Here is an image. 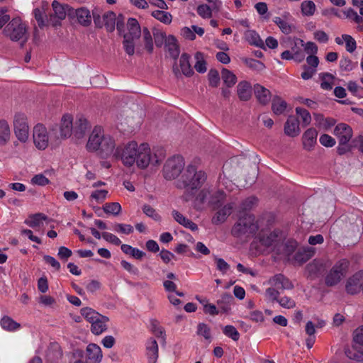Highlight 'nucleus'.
I'll use <instances>...</instances> for the list:
<instances>
[{
  "mask_svg": "<svg viewBox=\"0 0 363 363\" xmlns=\"http://www.w3.org/2000/svg\"><path fill=\"white\" fill-rule=\"evenodd\" d=\"M207 179L205 172L198 170L196 167L189 164L180 179L176 182V186L180 189H185L184 199L189 201L192 199L194 192L199 189Z\"/></svg>",
  "mask_w": 363,
  "mask_h": 363,
  "instance_id": "f257e3e1",
  "label": "nucleus"
},
{
  "mask_svg": "<svg viewBox=\"0 0 363 363\" xmlns=\"http://www.w3.org/2000/svg\"><path fill=\"white\" fill-rule=\"evenodd\" d=\"M4 33L11 40L18 42L21 46L29 37L26 25L19 18H13L4 28Z\"/></svg>",
  "mask_w": 363,
  "mask_h": 363,
  "instance_id": "f03ea898",
  "label": "nucleus"
},
{
  "mask_svg": "<svg viewBox=\"0 0 363 363\" xmlns=\"http://www.w3.org/2000/svg\"><path fill=\"white\" fill-rule=\"evenodd\" d=\"M258 230L255 218L252 214H245L239 218L238 220L232 228L231 233L233 236L240 238L253 235Z\"/></svg>",
  "mask_w": 363,
  "mask_h": 363,
  "instance_id": "7ed1b4c3",
  "label": "nucleus"
},
{
  "mask_svg": "<svg viewBox=\"0 0 363 363\" xmlns=\"http://www.w3.org/2000/svg\"><path fill=\"white\" fill-rule=\"evenodd\" d=\"M350 262L347 259L337 261L325 276V284L334 286L338 284L347 273Z\"/></svg>",
  "mask_w": 363,
  "mask_h": 363,
  "instance_id": "20e7f679",
  "label": "nucleus"
},
{
  "mask_svg": "<svg viewBox=\"0 0 363 363\" xmlns=\"http://www.w3.org/2000/svg\"><path fill=\"white\" fill-rule=\"evenodd\" d=\"M139 145L135 141H130L123 146H118L115 150L113 157L121 159L124 165L131 167L137 160Z\"/></svg>",
  "mask_w": 363,
  "mask_h": 363,
  "instance_id": "39448f33",
  "label": "nucleus"
},
{
  "mask_svg": "<svg viewBox=\"0 0 363 363\" xmlns=\"http://www.w3.org/2000/svg\"><path fill=\"white\" fill-rule=\"evenodd\" d=\"M334 135L337 138L339 145L337 147V152L339 155H344L351 150V145L349 144L352 137V128L346 123L337 124L333 132Z\"/></svg>",
  "mask_w": 363,
  "mask_h": 363,
  "instance_id": "423d86ee",
  "label": "nucleus"
},
{
  "mask_svg": "<svg viewBox=\"0 0 363 363\" xmlns=\"http://www.w3.org/2000/svg\"><path fill=\"white\" fill-rule=\"evenodd\" d=\"M184 160L182 156H174L168 159L163 167L164 177L167 180L176 179L184 169Z\"/></svg>",
  "mask_w": 363,
  "mask_h": 363,
  "instance_id": "0eeeda50",
  "label": "nucleus"
},
{
  "mask_svg": "<svg viewBox=\"0 0 363 363\" xmlns=\"http://www.w3.org/2000/svg\"><path fill=\"white\" fill-rule=\"evenodd\" d=\"M162 159H159L157 155L152 156L151 150L147 143H141L139 145V151L137 154L136 162L138 167L141 169L146 168L150 164L154 166L160 164Z\"/></svg>",
  "mask_w": 363,
  "mask_h": 363,
  "instance_id": "6e6552de",
  "label": "nucleus"
},
{
  "mask_svg": "<svg viewBox=\"0 0 363 363\" xmlns=\"http://www.w3.org/2000/svg\"><path fill=\"white\" fill-rule=\"evenodd\" d=\"M14 133L22 143H26L29 137V125L27 116L21 112H17L13 121Z\"/></svg>",
  "mask_w": 363,
  "mask_h": 363,
  "instance_id": "1a4fd4ad",
  "label": "nucleus"
},
{
  "mask_svg": "<svg viewBox=\"0 0 363 363\" xmlns=\"http://www.w3.org/2000/svg\"><path fill=\"white\" fill-rule=\"evenodd\" d=\"M281 233L279 230H274L270 233H263L259 236L260 243L267 247H272V250L277 254L281 253Z\"/></svg>",
  "mask_w": 363,
  "mask_h": 363,
  "instance_id": "9d476101",
  "label": "nucleus"
},
{
  "mask_svg": "<svg viewBox=\"0 0 363 363\" xmlns=\"http://www.w3.org/2000/svg\"><path fill=\"white\" fill-rule=\"evenodd\" d=\"M265 296L269 302L273 303L277 302L284 308L290 309L296 306L294 300L287 296L280 297L279 291L274 288H267L265 291Z\"/></svg>",
  "mask_w": 363,
  "mask_h": 363,
  "instance_id": "9b49d317",
  "label": "nucleus"
},
{
  "mask_svg": "<svg viewBox=\"0 0 363 363\" xmlns=\"http://www.w3.org/2000/svg\"><path fill=\"white\" fill-rule=\"evenodd\" d=\"M33 138L35 147L39 150H45L49 144V136L47 128L41 123L33 128Z\"/></svg>",
  "mask_w": 363,
  "mask_h": 363,
  "instance_id": "f8f14e48",
  "label": "nucleus"
},
{
  "mask_svg": "<svg viewBox=\"0 0 363 363\" xmlns=\"http://www.w3.org/2000/svg\"><path fill=\"white\" fill-rule=\"evenodd\" d=\"M246 162V158L244 157H233L225 162L223 166V172L228 177H233L240 172Z\"/></svg>",
  "mask_w": 363,
  "mask_h": 363,
  "instance_id": "ddd939ff",
  "label": "nucleus"
},
{
  "mask_svg": "<svg viewBox=\"0 0 363 363\" xmlns=\"http://www.w3.org/2000/svg\"><path fill=\"white\" fill-rule=\"evenodd\" d=\"M140 121L135 120L132 112L128 111L118 117V128L123 132H132L139 126Z\"/></svg>",
  "mask_w": 363,
  "mask_h": 363,
  "instance_id": "4468645a",
  "label": "nucleus"
},
{
  "mask_svg": "<svg viewBox=\"0 0 363 363\" xmlns=\"http://www.w3.org/2000/svg\"><path fill=\"white\" fill-rule=\"evenodd\" d=\"M346 291L352 295L363 292V272L359 271L349 277L345 284Z\"/></svg>",
  "mask_w": 363,
  "mask_h": 363,
  "instance_id": "2eb2a0df",
  "label": "nucleus"
},
{
  "mask_svg": "<svg viewBox=\"0 0 363 363\" xmlns=\"http://www.w3.org/2000/svg\"><path fill=\"white\" fill-rule=\"evenodd\" d=\"M269 288H274L277 290H291L294 286L291 281L282 274H277L268 280Z\"/></svg>",
  "mask_w": 363,
  "mask_h": 363,
  "instance_id": "dca6fc26",
  "label": "nucleus"
},
{
  "mask_svg": "<svg viewBox=\"0 0 363 363\" xmlns=\"http://www.w3.org/2000/svg\"><path fill=\"white\" fill-rule=\"evenodd\" d=\"M328 268V262L322 259H314L307 264L306 271L311 279L322 276Z\"/></svg>",
  "mask_w": 363,
  "mask_h": 363,
  "instance_id": "f3484780",
  "label": "nucleus"
},
{
  "mask_svg": "<svg viewBox=\"0 0 363 363\" xmlns=\"http://www.w3.org/2000/svg\"><path fill=\"white\" fill-rule=\"evenodd\" d=\"M100 141V148L97 151L101 157H108L111 155L114 154L116 144L111 135H104V133Z\"/></svg>",
  "mask_w": 363,
  "mask_h": 363,
  "instance_id": "a211bd4d",
  "label": "nucleus"
},
{
  "mask_svg": "<svg viewBox=\"0 0 363 363\" xmlns=\"http://www.w3.org/2000/svg\"><path fill=\"white\" fill-rule=\"evenodd\" d=\"M315 249L313 247H308L298 250L292 258L289 260L293 264H303L311 259L315 254Z\"/></svg>",
  "mask_w": 363,
  "mask_h": 363,
  "instance_id": "6ab92c4d",
  "label": "nucleus"
},
{
  "mask_svg": "<svg viewBox=\"0 0 363 363\" xmlns=\"http://www.w3.org/2000/svg\"><path fill=\"white\" fill-rule=\"evenodd\" d=\"M53 13L50 15L48 21L52 26H57L60 24V21L66 17V11L64 6L57 1H53L52 4Z\"/></svg>",
  "mask_w": 363,
  "mask_h": 363,
  "instance_id": "aec40b11",
  "label": "nucleus"
},
{
  "mask_svg": "<svg viewBox=\"0 0 363 363\" xmlns=\"http://www.w3.org/2000/svg\"><path fill=\"white\" fill-rule=\"evenodd\" d=\"M103 133L104 130L101 127L96 126L94 128L86 144V148L89 151L95 152L99 150Z\"/></svg>",
  "mask_w": 363,
  "mask_h": 363,
  "instance_id": "412c9836",
  "label": "nucleus"
},
{
  "mask_svg": "<svg viewBox=\"0 0 363 363\" xmlns=\"http://www.w3.org/2000/svg\"><path fill=\"white\" fill-rule=\"evenodd\" d=\"M73 131V117L68 114H64L60 124V134L62 139H66L71 136Z\"/></svg>",
  "mask_w": 363,
  "mask_h": 363,
  "instance_id": "4be33fe9",
  "label": "nucleus"
},
{
  "mask_svg": "<svg viewBox=\"0 0 363 363\" xmlns=\"http://www.w3.org/2000/svg\"><path fill=\"white\" fill-rule=\"evenodd\" d=\"M90 125L87 120L82 116H78L73 123V131L74 137L77 139L84 138L86 132L89 129Z\"/></svg>",
  "mask_w": 363,
  "mask_h": 363,
  "instance_id": "5701e85b",
  "label": "nucleus"
},
{
  "mask_svg": "<svg viewBox=\"0 0 363 363\" xmlns=\"http://www.w3.org/2000/svg\"><path fill=\"white\" fill-rule=\"evenodd\" d=\"M62 357V351L60 345L57 342L50 344L45 355V359L48 363H58Z\"/></svg>",
  "mask_w": 363,
  "mask_h": 363,
  "instance_id": "b1692460",
  "label": "nucleus"
},
{
  "mask_svg": "<svg viewBox=\"0 0 363 363\" xmlns=\"http://www.w3.org/2000/svg\"><path fill=\"white\" fill-rule=\"evenodd\" d=\"M86 352L87 363H99L101 361L103 357L101 350L97 345H88Z\"/></svg>",
  "mask_w": 363,
  "mask_h": 363,
  "instance_id": "393cba45",
  "label": "nucleus"
},
{
  "mask_svg": "<svg viewBox=\"0 0 363 363\" xmlns=\"http://www.w3.org/2000/svg\"><path fill=\"white\" fill-rule=\"evenodd\" d=\"M318 132L315 128H308L302 136L303 147L310 151L316 144Z\"/></svg>",
  "mask_w": 363,
  "mask_h": 363,
  "instance_id": "a878e982",
  "label": "nucleus"
},
{
  "mask_svg": "<svg viewBox=\"0 0 363 363\" xmlns=\"http://www.w3.org/2000/svg\"><path fill=\"white\" fill-rule=\"evenodd\" d=\"M233 207V203H228L218 210L212 218V223L219 225L224 223L227 218L231 214Z\"/></svg>",
  "mask_w": 363,
  "mask_h": 363,
  "instance_id": "bb28decb",
  "label": "nucleus"
},
{
  "mask_svg": "<svg viewBox=\"0 0 363 363\" xmlns=\"http://www.w3.org/2000/svg\"><path fill=\"white\" fill-rule=\"evenodd\" d=\"M127 27L128 32L123 35L132 39L138 40L143 32L138 21L135 18H130L127 22Z\"/></svg>",
  "mask_w": 363,
  "mask_h": 363,
  "instance_id": "cd10ccee",
  "label": "nucleus"
},
{
  "mask_svg": "<svg viewBox=\"0 0 363 363\" xmlns=\"http://www.w3.org/2000/svg\"><path fill=\"white\" fill-rule=\"evenodd\" d=\"M301 132L298 121L293 116H289L284 124V133L290 137H296Z\"/></svg>",
  "mask_w": 363,
  "mask_h": 363,
  "instance_id": "c85d7f7f",
  "label": "nucleus"
},
{
  "mask_svg": "<svg viewBox=\"0 0 363 363\" xmlns=\"http://www.w3.org/2000/svg\"><path fill=\"white\" fill-rule=\"evenodd\" d=\"M254 92L256 98L260 104L266 105L270 101L272 98L271 92L264 86L259 84H256L254 86Z\"/></svg>",
  "mask_w": 363,
  "mask_h": 363,
  "instance_id": "c756f323",
  "label": "nucleus"
},
{
  "mask_svg": "<svg viewBox=\"0 0 363 363\" xmlns=\"http://www.w3.org/2000/svg\"><path fill=\"white\" fill-rule=\"evenodd\" d=\"M165 49L169 56L173 59H177L180 53L179 46L177 40L173 35H169L165 40Z\"/></svg>",
  "mask_w": 363,
  "mask_h": 363,
  "instance_id": "7c9ffc66",
  "label": "nucleus"
},
{
  "mask_svg": "<svg viewBox=\"0 0 363 363\" xmlns=\"http://www.w3.org/2000/svg\"><path fill=\"white\" fill-rule=\"evenodd\" d=\"M48 219V216L45 214L38 213L29 215L24 223L33 228H40L43 225V221H46Z\"/></svg>",
  "mask_w": 363,
  "mask_h": 363,
  "instance_id": "2f4dec72",
  "label": "nucleus"
},
{
  "mask_svg": "<svg viewBox=\"0 0 363 363\" xmlns=\"http://www.w3.org/2000/svg\"><path fill=\"white\" fill-rule=\"evenodd\" d=\"M109 319L108 317L100 315L97 320L91 323V331L96 335H99L107 330V323Z\"/></svg>",
  "mask_w": 363,
  "mask_h": 363,
  "instance_id": "473e14b6",
  "label": "nucleus"
},
{
  "mask_svg": "<svg viewBox=\"0 0 363 363\" xmlns=\"http://www.w3.org/2000/svg\"><path fill=\"white\" fill-rule=\"evenodd\" d=\"M237 93L242 101H248L252 95V87L246 81L240 82L237 86Z\"/></svg>",
  "mask_w": 363,
  "mask_h": 363,
  "instance_id": "72a5a7b5",
  "label": "nucleus"
},
{
  "mask_svg": "<svg viewBox=\"0 0 363 363\" xmlns=\"http://www.w3.org/2000/svg\"><path fill=\"white\" fill-rule=\"evenodd\" d=\"M172 216L177 223L183 225L184 227L189 228L192 231H196L198 230V226L195 223L192 222L191 220L184 216L179 211L174 210L172 211Z\"/></svg>",
  "mask_w": 363,
  "mask_h": 363,
  "instance_id": "f704fd0d",
  "label": "nucleus"
},
{
  "mask_svg": "<svg viewBox=\"0 0 363 363\" xmlns=\"http://www.w3.org/2000/svg\"><path fill=\"white\" fill-rule=\"evenodd\" d=\"M75 15L78 22L81 25L84 26H88L91 24V16L90 14V11L87 9L82 7L76 9Z\"/></svg>",
  "mask_w": 363,
  "mask_h": 363,
  "instance_id": "c9c22d12",
  "label": "nucleus"
},
{
  "mask_svg": "<svg viewBox=\"0 0 363 363\" xmlns=\"http://www.w3.org/2000/svg\"><path fill=\"white\" fill-rule=\"evenodd\" d=\"M189 60L190 55L186 53H183L179 59V67L181 72L186 77H190L194 74V71L191 67Z\"/></svg>",
  "mask_w": 363,
  "mask_h": 363,
  "instance_id": "e433bc0d",
  "label": "nucleus"
},
{
  "mask_svg": "<svg viewBox=\"0 0 363 363\" xmlns=\"http://www.w3.org/2000/svg\"><path fill=\"white\" fill-rule=\"evenodd\" d=\"M233 302V297L230 294H223L220 298L217 301L218 310L223 313H228Z\"/></svg>",
  "mask_w": 363,
  "mask_h": 363,
  "instance_id": "4c0bfd02",
  "label": "nucleus"
},
{
  "mask_svg": "<svg viewBox=\"0 0 363 363\" xmlns=\"http://www.w3.org/2000/svg\"><path fill=\"white\" fill-rule=\"evenodd\" d=\"M211 196V192L208 189H202L194 199V207L197 209H201L203 205L208 201Z\"/></svg>",
  "mask_w": 363,
  "mask_h": 363,
  "instance_id": "58836bf2",
  "label": "nucleus"
},
{
  "mask_svg": "<svg viewBox=\"0 0 363 363\" xmlns=\"http://www.w3.org/2000/svg\"><path fill=\"white\" fill-rule=\"evenodd\" d=\"M345 18L350 19L357 24V29L359 31L363 30V19L361 15H359L353 9H348L343 11Z\"/></svg>",
  "mask_w": 363,
  "mask_h": 363,
  "instance_id": "ea45409f",
  "label": "nucleus"
},
{
  "mask_svg": "<svg viewBox=\"0 0 363 363\" xmlns=\"http://www.w3.org/2000/svg\"><path fill=\"white\" fill-rule=\"evenodd\" d=\"M287 107V103L279 96H274L272 101V109L274 114H282Z\"/></svg>",
  "mask_w": 363,
  "mask_h": 363,
  "instance_id": "a19ab883",
  "label": "nucleus"
},
{
  "mask_svg": "<svg viewBox=\"0 0 363 363\" xmlns=\"http://www.w3.org/2000/svg\"><path fill=\"white\" fill-rule=\"evenodd\" d=\"M1 328L7 331L13 332L21 328V324L16 322L13 318L8 315H4L0 320Z\"/></svg>",
  "mask_w": 363,
  "mask_h": 363,
  "instance_id": "79ce46f5",
  "label": "nucleus"
},
{
  "mask_svg": "<svg viewBox=\"0 0 363 363\" xmlns=\"http://www.w3.org/2000/svg\"><path fill=\"white\" fill-rule=\"evenodd\" d=\"M245 40L250 44L259 48H264V44L259 34L255 30H248L245 34Z\"/></svg>",
  "mask_w": 363,
  "mask_h": 363,
  "instance_id": "37998d69",
  "label": "nucleus"
},
{
  "mask_svg": "<svg viewBox=\"0 0 363 363\" xmlns=\"http://www.w3.org/2000/svg\"><path fill=\"white\" fill-rule=\"evenodd\" d=\"M11 130L6 120H0V145H5L10 139Z\"/></svg>",
  "mask_w": 363,
  "mask_h": 363,
  "instance_id": "c03bdc74",
  "label": "nucleus"
},
{
  "mask_svg": "<svg viewBox=\"0 0 363 363\" xmlns=\"http://www.w3.org/2000/svg\"><path fill=\"white\" fill-rule=\"evenodd\" d=\"M147 356L150 363H155L158 357V345L155 340L150 339L147 345Z\"/></svg>",
  "mask_w": 363,
  "mask_h": 363,
  "instance_id": "a18cd8bd",
  "label": "nucleus"
},
{
  "mask_svg": "<svg viewBox=\"0 0 363 363\" xmlns=\"http://www.w3.org/2000/svg\"><path fill=\"white\" fill-rule=\"evenodd\" d=\"M104 26L108 32H113L115 29L116 16L113 11H108L103 15Z\"/></svg>",
  "mask_w": 363,
  "mask_h": 363,
  "instance_id": "49530a36",
  "label": "nucleus"
},
{
  "mask_svg": "<svg viewBox=\"0 0 363 363\" xmlns=\"http://www.w3.org/2000/svg\"><path fill=\"white\" fill-rule=\"evenodd\" d=\"M225 198V194L222 191H216L211 194L208 204L213 208L220 207Z\"/></svg>",
  "mask_w": 363,
  "mask_h": 363,
  "instance_id": "de8ad7c7",
  "label": "nucleus"
},
{
  "mask_svg": "<svg viewBox=\"0 0 363 363\" xmlns=\"http://www.w3.org/2000/svg\"><path fill=\"white\" fill-rule=\"evenodd\" d=\"M121 250L126 255H130L135 259H140L145 256V252L138 248H134L132 246L123 244L121 245Z\"/></svg>",
  "mask_w": 363,
  "mask_h": 363,
  "instance_id": "09e8293b",
  "label": "nucleus"
},
{
  "mask_svg": "<svg viewBox=\"0 0 363 363\" xmlns=\"http://www.w3.org/2000/svg\"><path fill=\"white\" fill-rule=\"evenodd\" d=\"M221 77L223 83L228 86H233L237 82L236 76L230 70L223 68L221 72Z\"/></svg>",
  "mask_w": 363,
  "mask_h": 363,
  "instance_id": "8fccbe9b",
  "label": "nucleus"
},
{
  "mask_svg": "<svg viewBox=\"0 0 363 363\" xmlns=\"http://www.w3.org/2000/svg\"><path fill=\"white\" fill-rule=\"evenodd\" d=\"M143 38L145 48L149 53H152L154 50L153 40L152 35L147 27L143 28Z\"/></svg>",
  "mask_w": 363,
  "mask_h": 363,
  "instance_id": "3c124183",
  "label": "nucleus"
},
{
  "mask_svg": "<svg viewBox=\"0 0 363 363\" xmlns=\"http://www.w3.org/2000/svg\"><path fill=\"white\" fill-rule=\"evenodd\" d=\"M81 315L90 323L97 320L101 315L94 309L86 307L81 309Z\"/></svg>",
  "mask_w": 363,
  "mask_h": 363,
  "instance_id": "603ef678",
  "label": "nucleus"
},
{
  "mask_svg": "<svg viewBox=\"0 0 363 363\" xmlns=\"http://www.w3.org/2000/svg\"><path fill=\"white\" fill-rule=\"evenodd\" d=\"M294 44V46L291 47V50L294 53V55L296 60H298L299 62L302 61L304 59V55L301 52V50L298 47V45H301V46H303L304 43L303 41L299 38H296L291 43V45Z\"/></svg>",
  "mask_w": 363,
  "mask_h": 363,
  "instance_id": "864d4df0",
  "label": "nucleus"
},
{
  "mask_svg": "<svg viewBox=\"0 0 363 363\" xmlns=\"http://www.w3.org/2000/svg\"><path fill=\"white\" fill-rule=\"evenodd\" d=\"M152 16L159 20L160 21L165 23L169 24L172 22V16L169 12H166L164 11L156 10L152 13Z\"/></svg>",
  "mask_w": 363,
  "mask_h": 363,
  "instance_id": "5fc2aeb1",
  "label": "nucleus"
},
{
  "mask_svg": "<svg viewBox=\"0 0 363 363\" xmlns=\"http://www.w3.org/2000/svg\"><path fill=\"white\" fill-rule=\"evenodd\" d=\"M298 247V242L294 240H287L284 245L282 252L281 251V253H283L285 256L288 257L289 258H291L290 256L292 255V254L296 251V248Z\"/></svg>",
  "mask_w": 363,
  "mask_h": 363,
  "instance_id": "6e6d98bb",
  "label": "nucleus"
},
{
  "mask_svg": "<svg viewBox=\"0 0 363 363\" xmlns=\"http://www.w3.org/2000/svg\"><path fill=\"white\" fill-rule=\"evenodd\" d=\"M301 12L303 15L311 16L315 11V4L313 1H303L301 5Z\"/></svg>",
  "mask_w": 363,
  "mask_h": 363,
  "instance_id": "4d7b16f0",
  "label": "nucleus"
},
{
  "mask_svg": "<svg viewBox=\"0 0 363 363\" xmlns=\"http://www.w3.org/2000/svg\"><path fill=\"white\" fill-rule=\"evenodd\" d=\"M273 21L279 26L284 34H289L292 32V26L281 17H275Z\"/></svg>",
  "mask_w": 363,
  "mask_h": 363,
  "instance_id": "13d9d810",
  "label": "nucleus"
},
{
  "mask_svg": "<svg viewBox=\"0 0 363 363\" xmlns=\"http://www.w3.org/2000/svg\"><path fill=\"white\" fill-rule=\"evenodd\" d=\"M243 62L249 68L257 72L262 71L265 68L262 62L252 58H245Z\"/></svg>",
  "mask_w": 363,
  "mask_h": 363,
  "instance_id": "bf43d9fd",
  "label": "nucleus"
},
{
  "mask_svg": "<svg viewBox=\"0 0 363 363\" xmlns=\"http://www.w3.org/2000/svg\"><path fill=\"white\" fill-rule=\"evenodd\" d=\"M103 210L106 213L113 214L117 216L121 211V206L119 203H106L103 206Z\"/></svg>",
  "mask_w": 363,
  "mask_h": 363,
  "instance_id": "052dcab7",
  "label": "nucleus"
},
{
  "mask_svg": "<svg viewBox=\"0 0 363 363\" xmlns=\"http://www.w3.org/2000/svg\"><path fill=\"white\" fill-rule=\"evenodd\" d=\"M296 113L301 117L303 126H307L311 123V116L310 113L306 109L301 107H296Z\"/></svg>",
  "mask_w": 363,
  "mask_h": 363,
  "instance_id": "680f3d73",
  "label": "nucleus"
},
{
  "mask_svg": "<svg viewBox=\"0 0 363 363\" xmlns=\"http://www.w3.org/2000/svg\"><path fill=\"white\" fill-rule=\"evenodd\" d=\"M195 58L196 59V62L194 65L196 70L199 73H204L207 68L206 63L203 60V54L200 52H196Z\"/></svg>",
  "mask_w": 363,
  "mask_h": 363,
  "instance_id": "e2e57ef3",
  "label": "nucleus"
},
{
  "mask_svg": "<svg viewBox=\"0 0 363 363\" xmlns=\"http://www.w3.org/2000/svg\"><path fill=\"white\" fill-rule=\"evenodd\" d=\"M135 39H132L129 37H126L123 35V45L125 50V52L128 55H133L135 53V43L134 41Z\"/></svg>",
  "mask_w": 363,
  "mask_h": 363,
  "instance_id": "0e129e2a",
  "label": "nucleus"
},
{
  "mask_svg": "<svg viewBox=\"0 0 363 363\" xmlns=\"http://www.w3.org/2000/svg\"><path fill=\"white\" fill-rule=\"evenodd\" d=\"M322 82L320 86L325 90H330L332 89V84L333 81V76L329 73H323L320 74Z\"/></svg>",
  "mask_w": 363,
  "mask_h": 363,
  "instance_id": "69168bd1",
  "label": "nucleus"
},
{
  "mask_svg": "<svg viewBox=\"0 0 363 363\" xmlns=\"http://www.w3.org/2000/svg\"><path fill=\"white\" fill-rule=\"evenodd\" d=\"M342 38L345 42L346 50L349 52H353L357 48L355 40L351 35L347 34H343Z\"/></svg>",
  "mask_w": 363,
  "mask_h": 363,
  "instance_id": "338daca9",
  "label": "nucleus"
},
{
  "mask_svg": "<svg viewBox=\"0 0 363 363\" xmlns=\"http://www.w3.org/2000/svg\"><path fill=\"white\" fill-rule=\"evenodd\" d=\"M257 203V199L254 196L247 198L243 200L240 205V211H247L251 210Z\"/></svg>",
  "mask_w": 363,
  "mask_h": 363,
  "instance_id": "774afa93",
  "label": "nucleus"
}]
</instances>
